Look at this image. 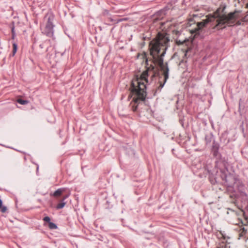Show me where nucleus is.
I'll return each mask as SVG.
<instances>
[{"mask_svg":"<svg viewBox=\"0 0 248 248\" xmlns=\"http://www.w3.org/2000/svg\"><path fill=\"white\" fill-rule=\"evenodd\" d=\"M154 66L151 64L147 67L140 77L135 76L131 81V97L132 100L130 103L133 111L137 110L139 104L145 100L146 97V85L148 83V77L151 75L153 78L155 76L154 71Z\"/></svg>","mask_w":248,"mask_h":248,"instance_id":"obj_2","label":"nucleus"},{"mask_svg":"<svg viewBox=\"0 0 248 248\" xmlns=\"http://www.w3.org/2000/svg\"><path fill=\"white\" fill-rule=\"evenodd\" d=\"M247 232V230L244 227L240 228L239 230V237H244Z\"/></svg>","mask_w":248,"mask_h":248,"instance_id":"obj_8","label":"nucleus"},{"mask_svg":"<svg viewBox=\"0 0 248 248\" xmlns=\"http://www.w3.org/2000/svg\"><path fill=\"white\" fill-rule=\"evenodd\" d=\"M214 15H215V13L213 14V16H211V15L208 16H207V18L206 19V20H205L203 22L198 23V24H197L198 29L195 31H193L191 32L192 33H194V32L196 33L197 31H199V30L200 29L203 28L205 25V24H206L207 23H208L209 22H211L215 18H217V19H218V17H215Z\"/></svg>","mask_w":248,"mask_h":248,"instance_id":"obj_5","label":"nucleus"},{"mask_svg":"<svg viewBox=\"0 0 248 248\" xmlns=\"http://www.w3.org/2000/svg\"><path fill=\"white\" fill-rule=\"evenodd\" d=\"M220 9H218L215 12V17H218V19L217 20V27L220 29L224 28L226 26H232L235 24L237 25H240L242 22L246 21V16L242 17L240 20H237L239 19L240 16V12L235 11L233 12H231L228 15L222 14L220 15Z\"/></svg>","mask_w":248,"mask_h":248,"instance_id":"obj_3","label":"nucleus"},{"mask_svg":"<svg viewBox=\"0 0 248 248\" xmlns=\"http://www.w3.org/2000/svg\"><path fill=\"white\" fill-rule=\"evenodd\" d=\"M43 220L47 222H50V218L49 217H46L43 218Z\"/></svg>","mask_w":248,"mask_h":248,"instance_id":"obj_14","label":"nucleus"},{"mask_svg":"<svg viewBox=\"0 0 248 248\" xmlns=\"http://www.w3.org/2000/svg\"><path fill=\"white\" fill-rule=\"evenodd\" d=\"M216 248H218V246Z\"/></svg>","mask_w":248,"mask_h":248,"instance_id":"obj_21","label":"nucleus"},{"mask_svg":"<svg viewBox=\"0 0 248 248\" xmlns=\"http://www.w3.org/2000/svg\"><path fill=\"white\" fill-rule=\"evenodd\" d=\"M65 190V188H59L54 192L52 195L55 197H60Z\"/></svg>","mask_w":248,"mask_h":248,"instance_id":"obj_6","label":"nucleus"},{"mask_svg":"<svg viewBox=\"0 0 248 248\" xmlns=\"http://www.w3.org/2000/svg\"><path fill=\"white\" fill-rule=\"evenodd\" d=\"M219 233L221 235L223 239H225L226 238H225V236H224V235L221 233V232H219Z\"/></svg>","mask_w":248,"mask_h":248,"instance_id":"obj_17","label":"nucleus"},{"mask_svg":"<svg viewBox=\"0 0 248 248\" xmlns=\"http://www.w3.org/2000/svg\"><path fill=\"white\" fill-rule=\"evenodd\" d=\"M66 203L62 201V202L58 203L57 205L56 208L57 209H60L62 208L65 205Z\"/></svg>","mask_w":248,"mask_h":248,"instance_id":"obj_10","label":"nucleus"},{"mask_svg":"<svg viewBox=\"0 0 248 248\" xmlns=\"http://www.w3.org/2000/svg\"><path fill=\"white\" fill-rule=\"evenodd\" d=\"M68 197V196H65L63 197L62 199V201L63 202L64 200H65Z\"/></svg>","mask_w":248,"mask_h":248,"instance_id":"obj_18","label":"nucleus"},{"mask_svg":"<svg viewBox=\"0 0 248 248\" xmlns=\"http://www.w3.org/2000/svg\"><path fill=\"white\" fill-rule=\"evenodd\" d=\"M17 102L21 105H26L28 103V101L21 99H18Z\"/></svg>","mask_w":248,"mask_h":248,"instance_id":"obj_12","label":"nucleus"},{"mask_svg":"<svg viewBox=\"0 0 248 248\" xmlns=\"http://www.w3.org/2000/svg\"><path fill=\"white\" fill-rule=\"evenodd\" d=\"M246 8H248V3L246 4Z\"/></svg>","mask_w":248,"mask_h":248,"instance_id":"obj_20","label":"nucleus"},{"mask_svg":"<svg viewBox=\"0 0 248 248\" xmlns=\"http://www.w3.org/2000/svg\"><path fill=\"white\" fill-rule=\"evenodd\" d=\"M218 248H230V246L229 243L222 242L218 244Z\"/></svg>","mask_w":248,"mask_h":248,"instance_id":"obj_7","label":"nucleus"},{"mask_svg":"<svg viewBox=\"0 0 248 248\" xmlns=\"http://www.w3.org/2000/svg\"><path fill=\"white\" fill-rule=\"evenodd\" d=\"M12 39H14L15 37V32L14 31V28H13L12 29Z\"/></svg>","mask_w":248,"mask_h":248,"instance_id":"obj_16","label":"nucleus"},{"mask_svg":"<svg viewBox=\"0 0 248 248\" xmlns=\"http://www.w3.org/2000/svg\"><path fill=\"white\" fill-rule=\"evenodd\" d=\"M170 41L168 35L165 33L159 32L157 36L149 44L150 55L153 59V63L158 65L163 72V81H159L158 89H161L169 78V68L167 63H163V56L166 52Z\"/></svg>","mask_w":248,"mask_h":248,"instance_id":"obj_1","label":"nucleus"},{"mask_svg":"<svg viewBox=\"0 0 248 248\" xmlns=\"http://www.w3.org/2000/svg\"><path fill=\"white\" fill-rule=\"evenodd\" d=\"M54 18V16L52 14L47 13L44 17L43 23L41 25L42 33L49 37H52L53 35Z\"/></svg>","mask_w":248,"mask_h":248,"instance_id":"obj_4","label":"nucleus"},{"mask_svg":"<svg viewBox=\"0 0 248 248\" xmlns=\"http://www.w3.org/2000/svg\"><path fill=\"white\" fill-rule=\"evenodd\" d=\"M2 201L0 199V211L2 213H5V212H7V207L6 206H2Z\"/></svg>","mask_w":248,"mask_h":248,"instance_id":"obj_9","label":"nucleus"},{"mask_svg":"<svg viewBox=\"0 0 248 248\" xmlns=\"http://www.w3.org/2000/svg\"><path fill=\"white\" fill-rule=\"evenodd\" d=\"M48 227L50 229H56L57 228V225L52 222H49Z\"/></svg>","mask_w":248,"mask_h":248,"instance_id":"obj_13","label":"nucleus"},{"mask_svg":"<svg viewBox=\"0 0 248 248\" xmlns=\"http://www.w3.org/2000/svg\"><path fill=\"white\" fill-rule=\"evenodd\" d=\"M186 41V40H185L183 41H181L180 40H177L176 42L178 45H181V44H183Z\"/></svg>","mask_w":248,"mask_h":248,"instance_id":"obj_15","label":"nucleus"},{"mask_svg":"<svg viewBox=\"0 0 248 248\" xmlns=\"http://www.w3.org/2000/svg\"><path fill=\"white\" fill-rule=\"evenodd\" d=\"M68 197V196H65L63 197L62 199V201L63 202L64 200H65Z\"/></svg>","mask_w":248,"mask_h":248,"instance_id":"obj_19","label":"nucleus"},{"mask_svg":"<svg viewBox=\"0 0 248 248\" xmlns=\"http://www.w3.org/2000/svg\"><path fill=\"white\" fill-rule=\"evenodd\" d=\"M17 49V45L15 43H13V51H12L13 56H14L15 55V54L16 52Z\"/></svg>","mask_w":248,"mask_h":248,"instance_id":"obj_11","label":"nucleus"}]
</instances>
